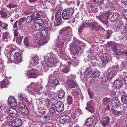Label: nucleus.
<instances>
[{
	"label": "nucleus",
	"instance_id": "f257e3e1",
	"mask_svg": "<svg viewBox=\"0 0 127 127\" xmlns=\"http://www.w3.org/2000/svg\"><path fill=\"white\" fill-rule=\"evenodd\" d=\"M85 47V43H82L80 41H75L74 43H72L70 45L72 54L74 55H77L79 53L80 54H82Z\"/></svg>",
	"mask_w": 127,
	"mask_h": 127
},
{
	"label": "nucleus",
	"instance_id": "f03ea898",
	"mask_svg": "<svg viewBox=\"0 0 127 127\" xmlns=\"http://www.w3.org/2000/svg\"><path fill=\"white\" fill-rule=\"evenodd\" d=\"M93 66L87 68L85 71L84 73L87 77L88 78L93 77L97 78L100 74L99 71L96 69H95Z\"/></svg>",
	"mask_w": 127,
	"mask_h": 127
},
{
	"label": "nucleus",
	"instance_id": "7ed1b4c3",
	"mask_svg": "<svg viewBox=\"0 0 127 127\" xmlns=\"http://www.w3.org/2000/svg\"><path fill=\"white\" fill-rule=\"evenodd\" d=\"M38 23H34L33 29L36 31H39L42 29H44L48 26L47 21L45 20H39Z\"/></svg>",
	"mask_w": 127,
	"mask_h": 127
},
{
	"label": "nucleus",
	"instance_id": "20e7f679",
	"mask_svg": "<svg viewBox=\"0 0 127 127\" xmlns=\"http://www.w3.org/2000/svg\"><path fill=\"white\" fill-rule=\"evenodd\" d=\"M41 88V87L40 84H34L33 82L32 83L28 86L29 93L33 95L36 93L39 94L37 92L40 90Z\"/></svg>",
	"mask_w": 127,
	"mask_h": 127
},
{
	"label": "nucleus",
	"instance_id": "39448f33",
	"mask_svg": "<svg viewBox=\"0 0 127 127\" xmlns=\"http://www.w3.org/2000/svg\"><path fill=\"white\" fill-rule=\"evenodd\" d=\"M41 88V87L40 84H34L33 82L32 83L28 86L29 93L33 95L36 93L39 94L37 92L40 90Z\"/></svg>",
	"mask_w": 127,
	"mask_h": 127
},
{
	"label": "nucleus",
	"instance_id": "423d86ee",
	"mask_svg": "<svg viewBox=\"0 0 127 127\" xmlns=\"http://www.w3.org/2000/svg\"><path fill=\"white\" fill-rule=\"evenodd\" d=\"M74 11V9L71 8L64 10L62 13L63 19L65 20H69L72 17Z\"/></svg>",
	"mask_w": 127,
	"mask_h": 127
},
{
	"label": "nucleus",
	"instance_id": "0eeeda50",
	"mask_svg": "<svg viewBox=\"0 0 127 127\" xmlns=\"http://www.w3.org/2000/svg\"><path fill=\"white\" fill-rule=\"evenodd\" d=\"M50 29L49 27H46L42 30L40 33V35L48 39H50Z\"/></svg>",
	"mask_w": 127,
	"mask_h": 127
},
{
	"label": "nucleus",
	"instance_id": "6e6552de",
	"mask_svg": "<svg viewBox=\"0 0 127 127\" xmlns=\"http://www.w3.org/2000/svg\"><path fill=\"white\" fill-rule=\"evenodd\" d=\"M39 73V72L38 70L36 69H32V70H30L28 71L26 75L28 77V78H37Z\"/></svg>",
	"mask_w": 127,
	"mask_h": 127
},
{
	"label": "nucleus",
	"instance_id": "1a4fd4ad",
	"mask_svg": "<svg viewBox=\"0 0 127 127\" xmlns=\"http://www.w3.org/2000/svg\"><path fill=\"white\" fill-rule=\"evenodd\" d=\"M5 111L6 113L11 117L15 118L17 117L18 115V112L15 109V107H10L8 108L7 111Z\"/></svg>",
	"mask_w": 127,
	"mask_h": 127
},
{
	"label": "nucleus",
	"instance_id": "9d476101",
	"mask_svg": "<svg viewBox=\"0 0 127 127\" xmlns=\"http://www.w3.org/2000/svg\"><path fill=\"white\" fill-rule=\"evenodd\" d=\"M108 11L105 12L104 13L97 17L98 19L104 25H106L107 24V17L108 15Z\"/></svg>",
	"mask_w": 127,
	"mask_h": 127
},
{
	"label": "nucleus",
	"instance_id": "9b49d317",
	"mask_svg": "<svg viewBox=\"0 0 127 127\" xmlns=\"http://www.w3.org/2000/svg\"><path fill=\"white\" fill-rule=\"evenodd\" d=\"M8 104L11 107H16L17 104L15 97L13 96H9L8 100Z\"/></svg>",
	"mask_w": 127,
	"mask_h": 127
},
{
	"label": "nucleus",
	"instance_id": "f8f14e48",
	"mask_svg": "<svg viewBox=\"0 0 127 127\" xmlns=\"http://www.w3.org/2000/svg\"><path fill=\"white\" fill-rule=\"evenodd\" d=\"M19 109L20 112L25 115H27L30 113L29 110L24 104H20L19 107Z\"/></svg>",
	"mask_w": 127,
	"mask_h": 127
},
{
	"label": "nucleus",
	"instance_id": "ddd939ff",
	"mask_svg": "<svg viewBox=\"0 0 127 127\" xmlns=\"http://www.w3.org/2000/svg\"><path fill=\"white\" fill-rule=\"evenodd\" d=\"M46 62L45 63H43L42 65L43 67V69L45 70H47L48 69V67H51L53 65L55 66L57 63V62L55 61V62H52L49 60H46Z\"/></svg>",
	"mask_w": 127,
	"mask_h": 127
},
{
	"label": "nucleus",
	"instance_id": "4468645a",
	"mask_svg": "<svg viewBox=\"0 0 127 127\" xmlns=\"http://www.w3.org/2000/svg\"><path fill=\"white\" fill-rule=\"evenodd\" d=\"M55 21L54 22V25L55 27L60 25L62 21V18L61 15L60 14L58 13H56L55 15Z\"/></svg>",
	"mask_w": 127,
	"mask_h": 127
},
{
	"label": "nucleus",
	"instance_id": "2eb2a0df",
	"mask_svg": "<svg viewBox=\"0 0 127 127\" xmlns=\"http://www.w3.org/2000/svg\"><path fill=\"white\" fill-rule=\"evenodd\" d=\"M70 26L65 27L62 28L59 31L60 34H63L66 37H68L69 35V32L70 29Z\"/></svg>",
	"mask_w": 127,
	"mask_h": 127
},
{
	"label": "nucleus",
	"instance_id": "dca6fc26",
	"mask_svg": "<svg viewBox=\"0 0 127 127\" xmlns=\"http://www.w3.org/2000/svg\"><path fill=\"white\" fill-rule=\"evenodd\" d=\"M56 110L59 113L61 112L64 110V105L61 101H58L56 104Z\"/></svg>",
	"mask_w": 127,
	"mask_h": 127
},
{
	"label": "nucleus",
	"instance_id": "f3484780",
	"mask_svg": "<svg viewBox=\"0 0 127 127\" xmlns=\"http://www.w3.org/2000/svg\"><path fill=\"white\" fill-rule=\"evenodd\" d=\"M70 121L69 116L67 115L63 116L61 117L59 119V122L61 124H66L69 123Z\"/></svg>",
	"mask_w": 127,
	"mask_h": 127
},
{
	"label": "nucleus",
	"instance_id": "a211bd4d",
	"mask_svg": "<svg viewBox=\"0 0 127 127\" xmlns=\"http://www.w3.org/2000/svg\"><path fill=\"white\" fill-rule=\"evenodd\" d=\"M87 107L86 109L91 113H93L95 111L94 109V103L93 101H91L87 103Z\"/></svg>",
	"mask_w": 127,
	"mask_h": 127
},
{
	"label": "nucleus",
	"instance_id": "6ab92c4d",
	"mask_svg": "<svg viewBox=\"0 0 127 127\" xmlns=\"http://www.w3.org/2000/svg\"><path fill=\"white\" fill-rule=\"evenodd\" d=\"M119 14L117 12H112L109 15L108 18L112 22L115 21L117 19Z\"/></svg>",
	"mask_w": 127,
	"mask_h": 127
},
{
	"label": "nucleus",
	"instance_id": "aec40b11",
	"mask_svg": "<svg viewBox=\"0 0 127 127\" xmlns=\"http://www.w3.org/2000/svg\"><path fill=\"white\" fill-rule=\"evenodd\" d=\"M66 86L69 88L70 89L75 88L76 85V83L73 80H67L66 82Z\"/></svg>",
	"mask_w": 127,
	"mask_h": 127
},
{
	"label": "nucleus",
	"instance_id": "412c9836",
	"mask_svg": "<svg viewBox=\"0 0 127 127\" xmlns=\"http://www.w3.org/2000/svg\"><path fill=\"white\" fill-rule=\"evenodd\" d=\"M102 120L101 121V124H102L103 127H106L109 123L110 118L109 117L107 116L103 117L102 118Z\"/></svg>",
	"mask_w": 127,
	"mask_h": 127
},
{
	"label": "nucleus",
	"instance_id": "4be33fe9",
	"mask_svg": "<svg viewBox=\"0 0 127 127\" xmlns=\"http://www.w3.org/2000/svg\"><path fill=\"white\" fill-rule=\"evenodd\" d=\"M120 47V45L118 44H114L112 45L111 48V49L114 52L116 55L119 54L120 50H119L118 49Z\"/></svg>",
	"mask_w": 127,
	"mask_h": 127
},
{
	"label": "nucleus",
	"instance_id": "5701e85b",
	"mask_svg": "<svg viewBox=\"0 0 127 127\" xmlns=\"http://www.w3.org/2000/svg\"><path fill=\"white\" fill-rule=\"evenodd\" d=\"M60 84L59 81L56 79L54 80H48V83L47 87L48 86L49 87H56V86Z\"/></svg>",
	"mask_w": 127,
	"mask_h": 127
},
{
	"label": "nucleus",
	"instance_id": "b1692460",
	"mask_svg": "<svg viewBox=\"0 0 127 127\" xmlns=\"http://www.w3.org/2000/svg\"><path fill=\"white\" fill-rule=\"evenodd\" d=\"M86 125L88 127H95V123L93 118H88L86 122Z\"/></svg>",
	"mask_w": 127,
	"mask_h": 127
},
{
	"label": "nucleus",
	"instance_id": "393cba45",
	"mask_svg": "<svg viewBox=\"0 0 127 127\" xmlns=\"http://www.w3.org/2000/svg\"><path fill=\"white\" fill-rule=\"evenodd\" d=\"M36 104L38 106V111L42 113L41 110H43V109L42 108H43L44 107L42 106V104H43V102L42 101V100L41 98H38L36 99Z\"/></svg>",
	"mask_w": 127,
	"mask_h": 127
},
{
	"label": "nucleus",
	"instance_id": "a878e982",
	"mask_svg": "<svg viewBox=\"0 0 127 127\" xmlns=\"http://www.w3.org/2000/svg\"><path fill=\"white\" fill-rule=\"evenodd\" d=\"M55 55H54L48 53L47 54L46 56L45 57V60L52 61V62L54 63L55 61H54V60L55 58Z\"/></svg>",
	"mask_w": 127,
	"mask_h": 127
},
{
	"label": "nucleus",
	"instance_id": "bb28decb",
	"mask_svg": "<svg viewBox=\"0 0 127 127\" xmlns=\"http://www.w3.org/2000/svg\"><path fill=\"white\" fill-rule=\"evenodd\" d=\"M14 59L15 61L18 62H21L22 61L21 54L18 52H15L14 55Z\"/></svg>",
	"mask_w": 127,
	"mask_h": 127
},
{
	"label": "nucleus",
	"instance_id": "cd10ccee",
	"mask_svg": "<svg viewBox=\"0 0 127 127\" xmlns=\"http://www.w3.org/2000/svg\"><path fill=\"white\" fill-rule=\"evenodd\" d=\"M122 83L119 80H116L114 82V86L117 89H120L122 87Z\"/></svg>",
	"mask_w": 127,
	"mask_h": 127
},
{
	"label": "nucleus",
	"instance_id": "c85d7f7f",
	"mask_svg": "<svg viewBox=\"0 0 127 127\" xmlns=\"http://www.w3.org/2000/svg\"><path fill=\"white\" fill-rule=\"evenodd\" d=\"M112 104V105L113 108L115 109H117L121 106V104L120 101L118 100H115L114 102Z\"/></svg>",
	"mask_w": 127,
	"mask_h": 127
},
{
	"label": "nucleus",
	"instance_id": "c756f323",
	"mask_svg": "<svg viewBox=\"0 0 127 127\" xmlns=\"http://www.w3.org/2000/svg\"><path fill=\"white\" fill-rule=\"evenodd\" d=\"M18 97L23 102H27L28 101L27 98L25 97V95L22 93L18 94Z\"/></svg>",
	"mask_w": 127,
	"mask_h": 127
},
{
	"label": "nucleus",
	"instance_id": "7c9ffc66",
	"mask_svg": "<svg viewBox=\"0 0 127 127\" xmlns=\"http://www.w3.org/2000/svg\"><path fill=\"white\" fill-rule=\"evenodd\" d=\"M49 40L45 38H40L39 40L37 41V42L39 45L42 46L48 42V40Z\"/></svg>",
	"mask_w": 127,
	"mask_h": 127
},
{
	"label": "nucleus",
	"instance_id": "2f4dec72",
	"mask_svg": "<svg viewBox=\"0 0 127 127\" xmlns=\"http://www.w3.org/2000/svg\"><path fill=\"white\" fill-rule=\"evenodd\" d=\"M42 15V12L41 11H39L38 12L36 11L35 12L32 14V16H33L35 20L40 18Z\"/></svg>",
	"mask_w": 127,
	"mask_h": 127
},
{
	"label": "nucleus",
	"instance_id": "473e14b6",
	"mask_svg": "<svg viewBox=\"0 0 127 127\" xmlns=\"http://www.w3.org/2000/svg\"><path fill=\"white\" fill-rule=\"evenodd\" d=\"M35 8L34 7H30L28 10L25 11V13L28 15L31 14L33 12H35Z\"/></svg>",
	"mask_w": 127,
	"mask_h": 127
},
{
	"label": "nucleus",
	"instance_id": "72a5a7b5",
	"mask_svg": "<svg viewBox=\"0 0 127 127\" xmlns=\"http://www.w3.org/2000/svg\"><path fill=\"white\" fill-rule=\"evenodd\" d=\"M12 123H14L15 127H18L22 124V121L20 119L15 120L12 121Z\"/></svg>",
	"mask_w": 127,
	"mask_h": 127
},
{
	"label": "nucleus",
	"instance_id": "f704fd0d",
	"mask_svg": "<svg viewBox=\"0 0 127 127\" xmlns=\"http://www.w3.org/2000/svg\"><path fill=\"white\" fill-rule=\"evenodd\" d=\"M89 25L87 24H80L78 27V31L79 32H80L82 31L84 28H86Z\"/></svg>",
	"mask_w": 127,
	"mask_h": 127
},
{
	"label": "nucleus",
	"instance_id": "c9c22d12",
	"mask_svg": "<svg viewBox=\"0 0 127 127\" xmlns=\"http://www.w3.org/2000/svg\"><path fill=\"white\" fill-rule=\"evenodd\" d=\"M6 107L5 105L2 103H0V118H2V110L6 108Z\"/></svg>",
	"mask_w": 127,
	"mask_h": 127
},
{
	"label": "nucleus",
	"instance_id": "e433bc0d",
	"mask_svg": "<svg viewBox=\"0 0 127 127\" xmlns=\"http://www.w3.org/2000/svg\"><path fill=\"white\" fill-rule=\"evenodd\" d=\"M50 103V99L48 98H47L44 100L43 105L47 108H48L49 107Z\"/></svg>",
	"mask_w": 127,
	"mask_h": 127
},
{
	"label": "nucleus",
	"instance_id": "4c0bfd02",
	"mask_svg": "<svg viewBox=\"0 0 127 127\" xmlns=\"http://www.w3.org/2000/svg\"><path fill=\"white\" fill-rule=\"evenodd\" d=\"M8 26V25L6 23H4L0 21V27L2 29H4L6 30H7Z\"/></svg>",
	"mask_w": 127,
	"mask_h": 127
},
{
	"label": "nucleus",
	"instance_id": "58836bf2",
	"mask_svg": "<svg viewBox=\"0 0 127 127\" xmlns=\"http://www.w3.org/2000/svg\"><path fill=\"white\" fill-rule=\"evenodd\" d=\"M39 59L37 56H35L33 57L32 58V60L31 62H30V63L31 64H34L35 65L37 64L38 63Z\"/></svg>",
	"mask_w": 127,
	"mask_h": 127
},
{
	"label": "nucleus",
	"instance_id": "ea45409f",
	"mask_svg": "<svg viewBox=\"0 0 127 127\" xmlns=\"http://www.w3.org/2000/svg\"><path fill=\"white\" fill-rule=\"evenodd\" d=\"M65 95V92L63 90H61L58 92V96L59 99L63 98Z\"/></svg>",
	"mask_w": 127,
	"mask_h": 127
},
{
	"label": "nucleus",
	"instance_id": "a19ab883",
	"mask_svg": "<svg viewBox=\"0 0 127 127\" xmlns=\"http://www.w3.org/2000/svg\"><path fill=\"white\" fill-rule=\"evenodd\" d=\"M87 10L90 13H94L95 12V9L92 5H88L87 7Z\"/></svg>",
	"mask_w": 127,
	"mask_h": 127
},
{
	"label": "nucleus",
	"instance_id": "79ce46f5",
	"mask_svg": "<svg viewBox=\"0 0 127 127\" xmlns=\"http://www.w3.org/2000/svg\"><path fill=\"white\" fill-rule=\"evenodd\" d=\"M9 35L7 32L4 33L2 36V39L4 41H8V40Z\"/></svg>",
	"mask_w": 127,
	"mask_h": 127
},
{
	"label": "nucleus",
	"instance_id": "37998d69",
	"mask_svg": "<svg viewBox=\"0 0 127 127\" xmlns=\"http://www.w3.org/2000/svg\"><path fill=\"white\" fill-rule=\"evenodd\" d=\"M121 99L123 103L127 105V96L125 95H122Z\"/></svg>",
	"mask_w": 127,
	"mask_h": 127
},
{
	"label": "nucleus",
	"instance_id": "c03bdc74",
	"mask_svg": "<svg viewBox=\"0 0 127 127\" xmlns=\"http://www.w3.org/2000/svg\"><path fill=\"white\" fill-rule=\"evenodd\" d=\"M4 53L5 56L9 59H10L11 56L13 55L12 52H11L9 50H5Z\"/></svg>",
	"mask_w": 127,
	"mask_h": 127
},
{
	"label": "nucleus",
	"instance_id": "a18cd8bd",
	"mask_svg": "<svg viewBox=\"0 0 127 127\" xmlns=\"http://www.w3.org/2000/svg\"><path fill=\"white\" fill-rule=\"evenodd\" d=\"M66 100L68 105H71L73 103L72 98L70 95H69L67 97Z\"/></svg>",
	"mask_w": 127,
	"mask_h": 127
},
{
	"label": "nucleus",
	"instance_id": "49530a36",
	"mask_svg": "<svg viewBox=\"0 0 127 127\" xmlns=\"http://www.w3.org/2000/svg\"><path fill=\"white\" fill-rule=\"evenodd\" d=\"M111 110L112 113L115 115H119L121 114L122 112L121 111H119L116 110L113 108H111Z\"/></svg>",
	"mask_w": 127,
	"mask_h": 127
},
{
	"label": "nucleus",
	"instance_id": "de8ad7c7",
	"mask_svg": "<svg viewBox=\"0 0 127 127\" xmlns=\"http://www.w3.org/2000/svg\"><path fill=\"white\" fill-rule=\"evenodd\" d=\"M23 37V36H19L16 37V41L18 44V45L21 44Z\"/></svg>",
	"mask_w": 127,
	"mask_h": 127
},
{
	"label": "nucleus",
	"instance_id": "09e8293b",
	"mask_svg": "<svg viewBox=\"0 0 127 127\" xmlns=\"http://www.w3.org/2000/svg\"><path fill=\"white\" fill-rule=\"evenodd\" d=\"M121 67L122 70L124 68L126 69L127 67V62L126 61H125L122 62L121 64Z\"/></svg>",
	"mask_w": 127,
	"mask_h": 127
},
{
	"label": "nucleus",
	"instance_id": "8fccbe9b",
	"mask_svg": "<svg viewBox=\"0 0 127 127\" xmlns=\"http://www.w3.org/2000/svg\"><path fill=\"white\" fill-rule=\"evenodd\" d=\"M91 28L93 31H96L97 27V24L96 23H93L90 25Z\"/></svg>",
	"mask_w": 127,
	"mask_h": 127
},
{
	"label": "nucleus",
	"instance_id": "3c124183",
	"mask_svg": "<svg viewBox=\"0 0 127 127\" xmlns=\"http://www.w3.org/2000/svg\"><path fill=\"white\" fill-rule=\"evenodd\" d=\"M33 16H32V14L30 16H29L27 17L26 19V22L29 23L31 22L32 20H35Z\"/></svg>",
	"mask_w": 127,
	"mask_h": 127
},
{
	"label": "nucleus",
	"instance_id": "603ef678",
	"mask_svg": "<svg viewBox=\"0 0 127 127\" xmlns=\"http://www.w3.org/2000/svg\"><path fill=\"white\" fill-rule=\"evenodd\" d=\"M113 32L112 30L109 29L107 31V34H106V38L107 39H108L110 37V35Z\"/></svg>",
	"mask_w": 127,
	"mask_h": 127
},
{
	"label": "nucleus",
	"instance_id": "864d4df0",
	"mask_svg": "<svg viewBox=\"0 0 127 127\" xmlns=\"http://www.w3.org/2000/svg\"><path fill=\"white\" fill-rule=\"evenodd\" d=\"M119 54L121 55V56H123L124 57H125L127 56V50L123 51L120 50V52Z\"/></svg>",
	"mask_w": 127,
	"mask_h": 127
},
{
	"label": "nucleus",
	"instance_id": "5fc2aeb1",
	"mask_svg": "<svg viewBox=\"0 0 127 127\" xmlns=\"http://www.w3.org/2000/svg\"><path fill=\"white\" fill-rule=\"evenodd\" d=\"M8 82V81L6 79H4L3 80L1 83L0 87L1 88L5 87V86Z\"/></svg>",
	"mask_w": 127,
	"mask_h": 127
},
{
	"label": "nucleus",
	"instance_id": "6e6d98bb",
	"mask_svg": "<svg viewBox=\"0 0 127 127\" xmlns=\"http://www.w3.org/2000/svg\"><path fill=\"white\" fill-rule=\"evenodd\" d=\"M78 115H79V114H76V113H75L72 115V118L74 119V120L76 122L77 121V120L79 119Z\"/></svg>",
	"mask_w": 127,
	"mask_h": 127
},
{
	"label": "nucleus",
	"instance_id": "4d7b16f0",
	"mask_svg": "<svg viewBox=\"0 0 127 127\" xmlns=\"http://www.w3.org/2000/svg\"><path fill=\"white\" fill-rule=\"evenodd\" d=\"M103 103L104 105H106L109 102L110 99L109 98L105 97L103 99Z\"/></svg>",
	"mask_w": 127,
	"mask_h": 127
},
{
	"label": "nucleus",
	"instance_id": "13d9d810",
	"mask_svg": "<svg viewBox=\"0 0 127 127\" xmlns=\"http://www.w3.org/2000/svg\"><path fill=\"white\" fill-rule=\"evenodd\" d=\"M0 14L2 17L5 18L7 15V14L4 11L2 10H0Z\"/></svg>",
	"mask_w": 127,
	"mask_h": 127
},
{
	"label": "nucleus",
	"instance_id": "bf43d9fd",
	"mask_svg": "<svg viewBox=\"0 0 127 127\" xmlns=\"http://www.w3.org/2000/svg\"><path fill=\"white\" fill-rule=\"evenodd\" d=\"M88 92L89 95L90 96V97L91 99H93L94 98V94L89 89H88Z\"/></svg>",
	"mask_w": 127,
	"mask_h": 127
},
{
	"label": "nucleus",
	"instance_id": "052dcab7",
	"mask_svg": "<svg viewBox=\"0 0 127 127\" xmlns=\"http://www.w3.org/2000/svg\"><path fill=\"white\" fill-rule=\"evenodd\" d=\"M34 40H35L38 41L41 38L40 37V35L38 33H36L34 34Z\"/></svg>",
	"mask_w": 127,
	"mask_h": 127
},
{
	"label": "nucleus",
	"instance_id": "680f3d73",
	"mask_svg": "<svg viewBox=\"0 0 127 127\" xmlns=\"http://www.w3.org/2000/svg\"><path fill=\"white\" fill-rule=\"evenodd\" d=\"M120 78H121V79L127 77V72H122L121 75H120Z\"/></svg>",
	"mask_w": 127,
	"mask_h": 127
},
{
	"label": "nucleus",
	"instance_id": "e2e57ef3",
	"mask_svg": "<svg viewBox=\"0 0 127 127\" xmlns=\"http://www.w3.org/2000/svg\"><path fill=\"white\" fill-rule=\"evenodd\" d=\"M118 70V68L117 67H112L111 71L112 72H113L116 74Z\"/></svg>",
	"mask_w": 127,
	"mask_h": 127
},
{
	"label": "nucleus",
	"instance_id": "0e129e2a",
	"mask_svg": "<svg viewBox=\"0 0 127 127\" xmlns=\"http://www.w3.org/2000/svg\"><path fill=\"white\" fill-rule=\"evenodd\" d=\"M24 44L26 46H28L29 45V42L28 40V38L27 37H26L24 39Z\"/></svg>",
	"mask_w": 127,
	"mask_h": 127
},
{
	"label": "nucleus",
	"instance_id": "69168bd1",
	"mask_svg": "<svg viewBox=\"0 0 127 127\" xmlns=\"http://www.w3.org/2000/svg\"><path fill=\"white\" fill-rule=\"evenodd\" d=\"M115 74L112 72L110 71L109 72L108 76L110 79H111L114 76Z\"/></svg>",
	"mask_w": 127,
	"mask_h": 127
},
{
	"label": "nucleus",
	"instance_id": "338daca9",
	"mask_svg": "<svg viewBox=\"0 0 127 127\" xmlns=\"http://www.w3.org/2000/svg\"><path fill=\"white\" fill-rule=\"evenodd\" d=\"M103 2V0H96L94 3H96L99 5H102Z\"/></svg>",
	"mask_w": 127,
	"mask_h": 127
},
{
	"label": "nucleus",
	"instance_id": "774afa93",
	"mask_svg": "<svg viewBox=\"0 0 127 127\" xmlns=\"http://www.w3.org/2000/svg\"><path fill=\"white\" fill-rule=\"evenodd\" d=\"M105 58L106 59V61H107L108 63L110 62L112 59L111 56L110 55H107L105 57Z\"/></svg>",
	"mask_w": 127,
	"mask_h": 127
}]
</instances>
